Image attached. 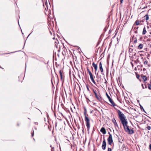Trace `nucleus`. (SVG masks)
Returning <instances> with one entry per match:
<instances>
[{"label": "nucleus", "mask_w": 151, "mask_h": 151, "mask_svg": "<svg viewBox=\"0 0 151 151\" xmlns=\"http://www.w3.org/2000/svg\"><path fill=\"white\" fill-rule=\"evenodd\" d=\"M63 47L64 48H65V46L64 45H63Z\"/></svg>", "instance_id": "nucleus-51"}, {"label": "nucleus", "mask_w": 151, "mask_h": 151, "mask_svg": "<svg viewBox=\"0 0 151 151\" xmlns=\"http://www.w3.org/2000/svg\"><path fill=\"white\" fill-rule=\"evenodd\" d=\"M144 17H146L145 19L146 20H147L149 19V15L147 14Z\"/></svg>", "instance_id": "nucleus-20"}, {"label": "nucleus", "mask_w": 151, "mask_h": 151, "mask_svg": "<svg viewBox=\"0 0 151 151\" xmlns=\"http://www.w3.org/2000/svg\"><path fill=\"white\" fill-rule=\"evenodd\" d=\"M106 140L105 139L104 136L103 140L102 142V148L103 150H105L106 149Z\"/></svg>", "instance_id": "nucleus-5"}, {"label": "nucleus", "mask_w": 151, "mask_h": 151, "mask_svg": "<svg viewBox=\"0 0 151 151\" xmlns=\"http://www.w3.org/2000/svg\"><path fill=\"white\" fill-rule=\"evenodd\" d=\"M86 88H87V90L88 91H89V89L88 86L87 85H86Z\"/></svg>", "instance_id": "nucleus-40"}, {"label": "nucleus", "mask_w": 151, "mask_h": 151, "mask_svg": "<svg viewBox=\"0 0 151 151\" xmlns=\"http://www.w3.org/2000/svg\"><path fill=\"white\" fill-rule=\"evenodd\" d=\"M144 64H147V67H149L150 66V65H149V64L148 63V62L146 60L145 61L144 63Z\"/></svg>", "instance_id": "nucleus-18"}, {"label": "nucleus", "mask_w": 151, "mask_h": 151, "mask_svg": "<svg viewBox=\"0 0 151 151\" xmlns=\"http://www.w3.org/2000/svg\"><path fill=\"white\" fill-rule=\"evenodd\" d=\"M77 49L79 51V50H81L80 48L79 47H77Z\"/></svg>", "instance_id": "nucleus-37"}, {"label": "nucleus", "mask_w": 151, "mask_h": 151, "mask_svg": "<svg viewBox=\"0 0 151 151\" xmlns=\"http://www.w3.org/2000/svg\"><path fill=\"white\" fill-rule=\"evenodd\" d=\"M134 70H137V68H136V67H135V68H134Z\"/></svg>", "instance_id": "nucleus-50"}, {"label": "nucleus", "mask_w": 151, "mask_h": 151, "mask_svg": "<svg viewBox=\"0 0 151 151\" xmlns=\"http://www.w3.org/2000/svg\"><path fill=\"white\" fill-rule=\"evenodd\" d=\"M61 4L63 5L65 3V0H61Z\"/></svg>", "instance_id": "nucleus-25"}, {"label": "nucleus", "mask_w": 151, "mask_h": 151, "mask_svg": "<svg viewBox=\"0 0 151 151\" xmlns=\"http://www.w3.org/2000/svg\"><path fill=\"white\" fill-rule=\"evenodd\" d=\"M148 87L149 89L151 90V84H148Z\"/></svg>", "instance_id": "nucleus-26"}, {"label": "nucleus", "mask_w": 151, "mask_h": 151, "mask_svg": "<svg viewBox=\"0 0 151 151\" xmlns=\"http://www.w3.org/2000/svg\"><path fill=\"white\" fill-rule=\"evenodd\" d=\"M96 98L99 101H101L102 100V98L100 95H94Z\"/></svg>", "instance_id": "nucleus-11"}, {"label": "nucleus", "mask_w": 151, "mask_h": 151, "mask_svg": "<svg viewBox=\"0 0 151 151\" xmlns=\"http://www.w3.org/2000/svg\"><path fill=\"white\" fill-rule=\"evenodd\" d=\"M133 50V49L131 48H129V53L132 52Z\"/></svg>", "instance_id": "nucleus-23"}, {"label": "nucleus", "mask_w": 151, "mask_h": 151, "mask_svg": "<svg viewBox=\"0 0 151 151\" xmlns=\"http://www.w3.org/2000/svg\"><path fill=\"white\" fill-rule=\"evenodd\" d=\"M148 130H150L151 129V127L150 126H148L147 127Z\"/></svg>", "instance_id": "nucleus-29"}, {"label": "nucleus", "mask_w": 151, "mask_h": 151, "mask_svg": "<svg viewBox=\"0 0 151 151\" xmlns=\"http://www.w3.org/2000/svg\"><path fill=\"white\" fill-rule=\"evenodd\" d=\"M99 69L100 70L101 73L102 74H103V67L102 66V63L101 62L99 63Z\"/></svg>", "instance_id": "nucleus-8"}, {"label": "nucleus", "mask_w": 151, "mask_h": 151, "mask_svg": "<svg viewBox=\"0 0 151 151\" xmlns=\"http://www.w3.org/2000/svg\"><path fill=\"white\" fill-rule=\"evenodd\" d=\"M137 42V39L136 37L135 38V40H134V43H136Z\"/></svg>", "instance_id": "nucleus-34"}, {"label": "nucleus", "mask_w": 151, "mask_h": 151, "mask_svg": "<svg viewBox=\"0 0 151 151\" xmlns=\"http://www.w3.org/2000/svg\"><path fill=\"white\" fill-rule=\"evenodd\" d=\"M96 81L99 83H100L101 79V76L98 75V73H97L96 76Z\"/></svg>", "instance_id": "nucleus-7"}, {"label": "nucleus", "mask_w": 151, "mask_h": 151, "mask_svg": "<svg viewBox=\"0 0 151 151\" xmlns=\"http://www.w3.org/2000/svg\"><path fill=\"white\" fill-rule=\"evenodd\" d=\"M133 54L132 55L133 56H136V53L135 52H134L133 53Z\"/></svg>", "instance_id": "nucleus-38"}, {"label": "nucleus", "mask_w": 151, "mask_h": 151, "mask_svg": "<svg viewBox=\"0 0 151 151\" xmlns=\"http://www.w3.org/2000/svg\"><path fill=\"white\" fill-rule=\"evenodd\" d=\"M50 147H51V151H55V149L54 147H52V145H50Z\"/></svg>", "instance_id": "nucleus-24"}, {"label": "nucleus", "mask_w": 151, "mask_h": 151, "mask_svg": "<svg viewBox=\"0 0 151 151\" xmlns=\"http://www.w3.org/2000/svg\"><path fill=\"white\" fill-rule=\"evenodd\" d=\"M143 71H144L146 70V69L144 68H143Z\"/></svg>", "instance_id": "nucleus-44"}, {"label": "nucleus", "mask_w": 151, "mask_h": 151, "mask_svg": "<svg viewBox=\"0 0 151 151\" xmlns=\"http://www.w3.org/2000/svg\"><path fill=\"white\" fill-rule=\"evenodd\" d=\"M146 31L145 27L143 29V32H142V34L145 35L146 33Z\"/></svg>", "instance_id": "nucleus-17"}, {"label": "nucleus", "mask_w": 151, "mask_h": 151, "mask_svg": "<svg viewBox=\"0 0 151 151\" xmlns=\"http://www.w3.org/2000/svg\"><path fill=\"white\" fill-rule=\"evenodd\" d=\"M86 98L87 99H88V100H89V101H90V100H89V99L88 98H87L86 97Z\"/></svg>", "instance_id": "nucleus-54"}, {"label": "nucleus", "mask_w": 151, "mask_h": 151, "mask_svg": "<svg viewBox=\"0 0 151 151\" xmlns=\"http://www.w3.org/2000/svg\"><path fill=\"white\" fill-rule=\"evenodd\" d=\"M141 77L142 78V79L145 82L147 81V78L145 76H144L143 74H142L141 75Z\"/></svg>", "instance_id": "nucleus-12"}, {"label": "nucleus", "mask_w": 151, "mask_h": 151, "mask_svg": "<svg viewBox=\"0 0 151 151\" xmlns=\"http://www.w3.org/2000/svg\"><path fill=\"white\" fill-rule=\"evenodd\" d=\"M67 122L68 123V125H69V126L70 127V122L68 121V120H67Z\"/></svg>", "instance_id": "nucleus-28"}, {"label": "nucleus", "mask_w": 151, "mask_h": 151, "mask_svg": "<svg viewBox=\"0 0 151 151\" xmlns=\"http://www.w3.org/2000/svg\"><path fill=\"white\" fill-rule=\"evenodd\" d=\"M56 98V95H55V99Z\"/></svg>", "instance_id": "nucleus-55"}, {"label": "nucleus", "mask_w": 151, "mask_h": 151, "mask_svg": "<svg viewBox=\"0 0 151 151\" xmlns=\"http://www.w3.org/2000/svg\"><path fill=\"white\" fill-rule=\"evenodd\" d=\"M112 150L111 148L108 147V150L107 151H111Z\"/></svg>", "instance_id": "nucleus-32"}, {"label": "nucleus", "mask_w": 151, "mask_h": 151, "mask_svg": "<svg viewBox=\"0 0 151 151\" xmlns=\"http://www.w3.org/2000/svg\"><path fill=\"white\" fill-rule=\"evenodd\" d=\"M142 108H143V107H142V106H141V109H142Z\"/></svg>", "instance_id": "nucleus-59"}, {"label": "nucleus", "mask_w": 151, "mask_h": 151, "mask_svg": "<svg viewBox=\"0 0 151 151\" xmlns=\"http://www.w3.org/2000/svg\"><path fill=\"white\" fill-rule=\"evenodd\" d=\"M139 20H136L135 22V24H136V25H138L139 24Z\"/></svg>", "instance_id": "nucleus-19"}, {"label": "nucleus", "mask_w": 151, "mask_h": 151, "mask_svg": "<svg viewBox=\"0 0 151 151\" xmlns=\"http://www.w3.org/2000/svg\"><path fill=\"white\" fill-rule=\"evenodd\" d=\"M10 53H5L4 54H9Z\"/></svg>", "instance_id": "nucleus-45"}, {"label": "nucleus", "mask_w": 151, "mask_h": 151, "mask_svg": "<svg viewBox=\"0 0 151 151\" xmlns=\"http://www.w3.org/2000/svg\"><path fill=\"white\" fill-rule=\"evenodd\" d=\"M135 33H137V31H136L135 32Z\"/></svg>", "instance_id": "nucleus-48"}, {"label": "nucleus", "mask_w": 151, "mask_h": 151, "mask_svg": "<svg viewBox=\"0 0 151 151\" xmlns=\"http://www.w3.org/2000/svg\"><path fill=\"white\" fill-rule=\"evenodd\" d=\"M93 91H94V94L95 95H96V94H97L96 93V92H95V91H94V90H93Z\"/></svg>", "instance_id": "nucleus-46"}, {"label": "nucleus", "mask_w": 151, "mask_h": 151, "mask_svg": "<svg viewBox=\"0 0 151 151\" xmlns=\"http://www.w3.org/2000/svg\"><path fill=\"white\" fill-rule=\"evenodd\" d=\"M122 97H124V99L126 101H129V99L128 95H122Z\"/></svg>", "instance_id": "nucleus-9"}, {"label": "nucleus", "mask_w": 151, "mask_h": 151, "mask_svg": "<svg viewBox=\"0 0 151 151\" xmlns=\"http://www.w3.org/2000/svg\"><path fill=\"white\" fill-rule=\"evenodd\" d=\"M142 88H147V86L145 84L144 85V86H145V87H144V86H143V84H142Z\"/></svg>", "instance_id": "nucleus-27"}, {"label": "nucleus", "mask_w": 151, "mask_h": 151, "mask_svg": "<svg viewBox=\"0 0 151 151\" xmlns=\"http://www.w3.org/2000/svg\"><path fill=\"white\" fill-rule=\"evenodd\" d=\"M147 28H149V26H147Z\"/></svg>", "instance_id": "nucleus-57"}, {"label": "nucleus", "mask_w": 151, "mask_h": 151, "mask_svg": "<svg viewBox=\"0 0 151 151\" xmlns=\"http://www.w3.org/2000/svg\"><path fill=\"white\" fill-rule=\"evenodd\" d=\"M45 88L44 84L43 83H40L38 86V89L41 91H43Z\"/></svg>", "instance_id": "nucleus-4"}, {"label": "nucleus", "mask_w": 151, "mask_h": 151, "mask_svg": "<svg viewBox=\"0 0 151 151\" xmlns=\"http://www.w3.org/2000/svg\"><path fill=\"white\" fill-rule=\"evenodd\" d=\"M136 77L137 78L139 79V75L138 74L136 75Z\"/></svg>", "instance_id": "nucleus-35"}, {"label": "nucleus", "mask_w": 151, "mask_h": 151, "mask_svg": "<svg viewBox=\"0 0 151 151\" xmlns=\"http://www.w3.org/2000/svg\"><path fill=\"white\" fill-rule=\"evenodd\" d=\"M47 9H48V7L47 6V8H45V10H47Z\"/></svg>", "instance_id": "nucleus-49"}, {"label": "nucleus", "mask_w": 151, "mask_h": 151, "mask_svg": "<svg viewBox=\"0 0 151 151\" xmlns=\"http://www.w3.org/2000/svg\"><path fill=\"white\" fill-rule=\"evenodd\" d=\"M92 65L94 67V69H95L96 67H97V65L96 64H95L94 62H93L92 63Z\"/></svg>", "instance_id": "nucleus-15"}, {"label": "nucleus", "mask_w": 151, "mask_h": 151, "mask_svg": "<svg viewBox=\"0 0 151 151\" xmlns=\"http://www.w3.org/2000/svg\"><path fill=\"white\" fill-rule=\"evenodd\" d=\"M150 47L151 48V45H150Z\"/></svg>", "instance_id": "nucleus-64"}, {"label": "nucleus", "mask_w": 151, "mask_h": 151, "mask_svg": "<svg viewBox=\"0 0 151 151\" xmlns=\"http://www.w3.org/2000/svg\"><path fill=\"white\" fill-rule=\"evenodd\" d=\"M90 78H91V81H92V82L94 83L95 84H96V82L95 81V80L94 79V77H93V76H91V77H90Z\"/></svg>", "instance_id": "nucleus-13"}, {"label": "nucleus", "mask_w": 151, "mask_h": 151, "mask_svg": "<svg viewBox=\"0 0 151 151\" xmlns=\"http://www.w3.org/2000/svg\"><path fill=\"white\" fill-rule=\"evenodd\" d=\"M89 76H90V77L92 76H93L91 72H89Z\"/></svg>", "instance_id": "nucleus-30"}, {"label": "nucleus", "mask_w": 151, "mask_h": 151, "mask_svg": "<svg viewBox=\"0 0 151 151\" xmlns=\"http://www.w3.org/2000/svg\"><path fill=\"white\" fill-rule=\"evenodd\" d=\"M123 146H124V145H123Z\"/></svg>", "instance_id": "nucleus-61"}, {"label": "nucleus", "mask_w": 151, "mask_h": 151, "mask_svg": "<svg viewBox=\"0 0 151 151\" xmlns=\"http://www.w3.org/2000/svg\"><path fill=\"white\" fill-rule=\"evenodd\" d=\"M107 140L108 145H111L112 144H114L113 140L112 135H109V137L107 138Z\"/></svg>", "instance_id": "nucleus-3"}, {"label": "nucleus", "mask_w": 151, "mask_h": 151, "mask_svg": "<svg viewBox=\"0 0 151 151\" xmlns=\"http://www.w3.org/2000/svg\"><path fill=\"white\" fill-rule=\"evenodd\" d=\"M101 52V49H100V50H99V52H100H100Z\"/></svg>", "instance_id": "nucleus-53"}, {"label": "nucleus", "mask_w": 151, "mask_h": 151, "mask_svg": "<svg viewBox=\"0 0 151 151\" xmlns=\"http://www.w3.org/2000/svg\"><path fill=\"white\" fill-rule=\"evenodd\" d=\"M59 73H60V77H61V79L62 80H63V75L62 74V73L61 71V70H60V71H59Z\"/></svg>", "instance_id": "nucleus-16"}, {"label": "nucleus", "mask_w": 151, "mask_h": 151, "mask_svg": "<svg viewBox=\"0 0 151 151\" xmlns=\"http://www.w3.org/2000/svg\"><path fill=\"white\" fill-rule=\"evenodd\" d=\"M19 124L18 123V124H17V125L18 126H19Z\"/></svg>", "instance_id": "nucleus-52"}, {"label": "nucleus", "mask_w": 151, "mask_h": 151, "mask_svg": "<svg viewBox=\"0 0 151 151\" xmlns=\"http://www.w3.org/2000/svg\"><path fill=\"white\" fill-rule=\"evenodd\" d=\"M94 69L95 70V73L96 74V72L97 70V67H96V68Z\"/></svg>", "instance_id": "nucleus-33"}, {"label": "nucleus", "mask_w": 151, "mask_h": 151, "mask_svg": "<svg viewBox=\"0 0 151 151\" xmlns=\"http://www.w3.org/2000/svg\"><path fill=\"white\" fill-rule=\"evenodd\" d=\"M114 126L116 127H118V124H117L116 122V123H114Z\"/></svg>", "instance_id": "nucleus-31"}, {"label": "nucleus", "mask_w": 151, "mask_h": 151, "mask_svg": "<svg viewBox=\"0 0 151 151\" xmlns=\"http://www.w3.org/2000/svg\"><path fill=\"white\" fill-rule=\"evenodd\" d=\"M106 95H107V94H108L106 92Z\"/></svg>", "instance_id": "nucleus-58"}, {"label": "nucleus", "mask_w": 151, "mask_h": 151, "mask_svg": "<svg viewBox=\"0 0 151 151\" xmlns=\"http://www.w3.org/2000/svg\"><path fill=\"white\" fill-rule=\"evenodd\" d=\"M34 135V130H33V132L32 133V137H33V136Z\"/></svg>", "instance_id": "nucleus-36"}, {"label": "nucleus", "mask_w": 151, "mask_h": 151, "mask_svg": "<svg viewBox=\"0 0 151 151\" xmlns=\"http://www.w3.org/2000/svg\"><path fill=\"white\" fill-rule=\"evenodd\" d=\"M142 108H143V107H142V106H141V109H142Z\"/></svg>", "instance_id": "nucleus-60"}, {"label": "nucleus", "mask_w": 151, "mask_h": 151, "mask_svg": "<svg viewBox=\"0 0 151 151\" xmlns=\"http://www.w3.org/2000/svg\"><path fill=\"white\" fill-rule=\"evenodd\" d=\"M61 106L62 108L65 110V111L66 108H65V106L63 104H61Z\"/></svg>", "instance_id": "nucleus-21"}, {"label": "nucleus", "mask_w": 151, "mask_h": 151, "mask_svg": "<svg viewBox=\"0 0 151 151\" xmlns=\"http://www.w3.org/2000/svg\"><path fill=\"white\" fill-rule=\"evenodd\" d=\"M100 131L103 134H105L106 133V131L104 127H102L100 129Z\"/></svg>", "instance_id": "nucleus-10"}, {"label": "nucleus", "mask_w": 151, "mask_h": 151, "mask_svg": "<svg viewBox=\"0 0 151 151\" xmlns=\"http://www.w3.org/2000/svg\"><path fill=\"white\" fill-rule=\"evenodd\" d=\"M63 54V55H64V53L65 54V51H64L62 53Z\"/></svg>", "instance_id": "nucleus-43"}, {"label": "nucleus", "mask_w": 151, "mask_h": 151, "mask_svg": "<svg viewBox=\"0 0 151 151\" xmlns=\"http://www.w3.org/2000/svg\"><path fill=\"white\" fill-rule=\"evenodd\" d=\"M112 121L114 123H114H116V122L115 119L114 118H113L112 119Z\"/></svg>", "instance_id": "nucleus-22"}, {"label": "nucleus", "mask_w": 151, "mask_h": 151, "mask_svg": "<svg viewBox=\"0 0 151 151\" xmlns=\"http://www.w3.org/2000/svg\"><path fill=\"white\" fill-rule=\"evenodd\" d=\"M123 1V0H120V3L121 4H122V3Z\"/></svg>", "instance_id": "nucleus-42"}, {"label": "nucleus", "mask_w": 151, "mask_h": 151, "mask_svg": "<svg viewBox=\"0 0 151 151\" xmlns=\"http://www.w3.org/2000/svg\"><path fill=\"white\" fill-rule=\"evenodd\" d=\"M143 47V45L142 44H140L138 46V49H142Z\"/></svg>", "instance_id": "nucleus-14"}, {"label": "nucleus", "mask_w": 151, "mask_h": 151, "mask_svg": "<svg viewBox=\"0 0 151 151\" xmlns=\"http://www.w3.org/2000/svg\"><path fill=\"white\" fill-rule=\"evenodd\" d=\"M116 111L119 118L123 126L125 131L129 134H133L134 132V130L132 129L129 128V126L127 125L128 122L126 119L125 116L119 110L116 109Z\"/></svg>", "instance_id": "nucleus-1"}, {"label": "nucleus", "mask_w": 151, "mask_h": 151, "mask_svg": "<svg viewBox=\"0 0 151 151\" xmlns=\"http://www.w3.org/2000/svg\"><path fill=\"white\" fill-rule=\"evenodd\" d=\"M131 47H133V45H131Z\"/></svg>", "instance_id": "nucleus-62"}, {"label": "nucleus", "mask_w": 151, "mask_h": 151, "mask_svg": "<svg viewBox=\"0 0 151 151\" xmlns=\"http://www.w3.org/2000/svg\"><path fill=\"white\" fill-rule=\"evenodd\" d=\"M87 71H88V73L91 72V71L89 70V69H88V68H87Z\"/></svg>", "instance_id": "nucleus-41"}, {"label": "nucleus", "mask_w": 151, "mask_h": 151, "mask_svg": "<svg viewBox=\"0 0 151 151\" xmlns=\"http://www.w3.org/2000/svg\"><path fill=\"white\" fill-rule=\"evenodd\" d=\"M142 67V65H141V67Z\"/></svg>", "instance_id": "nucleus-56"}, {"label": "nucleus", "mask_w": 151, "mask_h": 151, "mask_svg": "<svg viewBox=\"0 0 151 151\" xmlns=\"http://www.w3.org/2000/svg\"><path fill=\"white\" fill-rule=\"evenodd\" d=\"M62 97H63V95H62Z\"/></svg>", "instance_id": "nucleus-63"}, {"label": "nucleus", "mask_w": 151, "mask_h": 151, "mask_svg": "<svg viewBox=\"0 0 151 151\" xmlns=\"http://www.w3.org/2000/svg\"><path fill=\"white\" fill-rule=\"evenodd\" d=\"M106 96H107V98L109 99V101L111 103V105L112 106H116V104L114 103L113 102L112 99H111V98L110 97V96H109V95H106Z\"/></svg>", "instance_id": "nucleus-6"}, {"label": "nucleus", "mask_w": 151, "mask_h": 151, "mask_svg": "<svg viewBox=\"0 0 151 151\" xmlns=\"http://www.w3.org/2000/svg\"><path fill=\"white\" fill-rule=\"evenodd\" d=\"M83 108L84 110V114L85 116V120L86 123V125L87 127V130L88 131L89 130L90 128V120L86 115L87 114V110L86 108L84 106Z\"/></svg>", "instance_id": "nucleus-2"}, {"label": "nucleus", "mask_w": 151, "mask_h": 151, "mask_svg": "<svg viewBox=\"0 0 151 151\" xmlns=\"http://www.w3.org/2000/svg\"><path fill=\"white\" fill-rule=\"evenodd\" d=\"M149 149L151 151V144L149 145Z\"/></svg>", "instance_id": "nucleus-39"}, {"label": "nucleus", "mask_w": 151, "mask_h": 151, "mask_svg": "<svg viewBox=\"0 0 151 151\" xmlns=\"http://www.w3.org/2000/svg\"><path fill=\"white\" fill-rule=\"evenodd\" d=\"M108 133L109 134V135H111L109 132Z\"/></svg>", "instance_id": "nucleus-47"}]
</instances>
